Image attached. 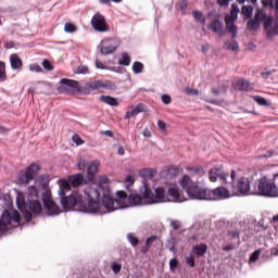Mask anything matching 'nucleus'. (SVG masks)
<instances>
[{
	"label": "nucleus",
	"instance_id": "2eb2a0df",
	"mask_svg": "<svg viewBox=\"0 0 278 278\" xmlns=\"http://www.w3.org/2000/svg\"><path fill=\"white\" fill-rule=\"evenodd\" d=\"M242 225L244 222L240 217H236L235 222L230 224L231 228H228V236L231 240H238L240 238V231H242Z\"/></svg>",
	"mask_w": 278,
	"mask_h": 278
},
{
	"label": "nucleus",
	"instance_id": "0eeeda50",
	"mask_svg": "<svg viewBox=\"0 0 278 278\" xmlns=\"http://www.w3.org/2000/svg\"><path fill=\"white\" fill-rule=\"evenodd\" d=\"M254 197H265V199H275L278 197V187L275 182H268V177L263 176L258 179L257 190L252 193Z\"/></svg>",
	"mask_w": 278,
	"mask_h": 278
},
{
	"label": "nucleus",
	"instance_id": "f3484780",
	"mask_svg": "<svg viewBox=\"0 0 278 278\" xmlns=\"http://www.w3.org/2000/svg\"><path fill=\"white\" fill-rule=\"evenodd\" d=\"M211 16H215V18L208 25V29H211V31H214V34H218V31L223 30V23L220 22V15L216 14V12L213 10L207 13V17L211 18Z\"/></svg>",
	"mask_w": 278,
	"mask_h": 278
},
{
	"label": "nucleus",
	"instance_id": "f03ea898",
	"mask_svg": "<svg viewBox=\"0 0 278 278\" xmlns=\"http://www.w3.org/2000/svg\"><path fill=\"white\" fill-rule=\"evenodd\" d=\"M179 186L185 190L189 199L195 201H223V199H229V190L227 188L217 187L210 190L201 187L199 181L192 180L188 175L181 177Z\"/></svg>",
	"mask_w": 278,
	"mask_h": 278
},
{
	"label": "nucleus",
	"instance_id": "de8ad7c7",
	"mask_svg": "<svg viewBox=\"0 0 278 278\" xmlns=\"http://www.w3.org/2000/svg\"><path fill=\"white\" fill-rule=\"evenodd\" d=\"M185 262L188 266H190V268H194L195 261H194V256H192V254H190L189 256H186Z\"/></svg>",
	"mask_w": 278,
	"mask_h": 278
},
{
	"label": "nucleus",
	"instance_id": "4468645a",
	"mask_svg": "<svg viewBox=\"0 0 278 278\" xmlns=\"http://www.w3.org/2000/svg\"><path fill=\"white\" fill-rule=\"evenodd\" d=\"M91 26L94 31H99L100 34H105L110 31V24L105 22V16L101 13H97L91 18Z\"/></svg>",
	"mask_w": 278,
	"mask_h": 278
},
{
	"label": "nucleus",
	"instance_id": "a878e982",
	"mask_svg": "<svg viewBox=\"0 0 278 278\" xmlns=\"http://www.w3.org/2000/svg\"><path fill=\"white\" fill-rule=\"evenodd\" d=\"M263 8H271L274 10L275 18L278 16V0H262Z\"/></svg>",
	"mask_w": 278,
	"mask_h": 278
},
{
	"label": "nucleus",
	"instance_id": "e2e57ef3",
	"mask_svg": "<svg viewBox=\"0 0 278 278\" xmlns=\"http://www.w3.org/2000/svg\"><path fill=\"white\" fill-rule=\"evenodd\" d=\"M72 140L73 142H75V144H84V139H81V137H79L78 135H74Z\"/></svg>",
	"mask_w": 278,
	"mask_h": 278
},
{
	"label": "nucleus",
	"instance_id": "f257e3e1",
	"mask_svg": "<svg viewBox=\"0 0 278 278\" xmlns=\"http://www.w3.org/2000/svg\"><path fill=\"white\" fill-rule=\"evenodd\" d=\"M35 184L40 186L43 191L40 192V189L36 188V186H30L28 187L29 199L27 201H25V198L16 200L17 210L23 214L26 223H31L33 214H40L42 212V204L39 201L40 194L43 207L49 216H58L60 214V206L53 201L51 191L48 189L49 176L40 175L35 179Z\"/></svg>",
	"mask_w": 278,
	"mask_h": 278
},
{
	"label": "nucleus",
	"instance_id": "052dcab7",
	"mask_svg": "<svg viewBox=\"0 0 278 278\" xmlns=\"http://www.w3.org/2000/svg\"><path fill=\"white\" fill-rule=\"evenodd\" d=\"M29 71H31L33 73H42V67H40V65L38 64H31L29 66Z\"/></svg>",
	"mask_w": 278,
	"mask_h": 278
},
{
	"label": "nucleus",
	"instance_id": "79ce46f5",
	"mask_svg": "<svg viewBox=\"0 0 278 278\" xmlns=\"http://www.w3.org/2000/svg\"><path fill=\"white\" fill-rule=\"evenodd\" d=\"M253 192L255 191L251 190V181L248 180L244 185V197H255Z\"/></svg>",
	"mask_w": 278,
	"mask_h": 278
},
{
	"label": "nucleus",
	"instance_id": "c9c22d12",
	"mask_svg": "<svg viewBox=\"0 0 278 278\" xmlns=\"http://www.w3.org/2000/svg\"><path fill=\"white\" fill-rule=\"evenodd\" d=\"M268 15H266V12L264 11V9H257L255 14H254V18L258 22L262 23V21L265 20V17H267Z\"/></svg>",
	"mask_w": 278,
	"mask_h": 278
},
{
	"label": "nucleus",
	"instance_id": "9d476101",
	"mask_svg": "<svg viewBox=\"0 0 278 278\" xmlns=\"http://www.w3.org/2000/svg\"><path fill=\"white\" fill-rule=\"evenodd\" d=\"M13 223H21V213L16 210H13L11 213L10 211L2 212L0 217V232L5 233L12 227Z\"/></svg>",
	"mask_w": 278,
	"mask_h": 278
},
{
	"label": "nucleus",
	"instance_id": "69168bd1",
	"mask_svg": "<svg viewBox=\"0 0 278 278\" xmlns=\"http://www.w3.org/2000/svg\"><path fill=\"white\" fill-rule=\"evenodd\" d=\"M178 264L179 263L177 262V258H172L169 261V268H170V270H175V268H177Z\"/></svg>",
	"mask_w": 278,
	"mask_h": 278
},
{
	"label": "nucleus",
	"instance_id": "412c9836",
	"mask_svg": "<svg viewBox=\"0 0 278 278\" xmlns=\"http://www.w3.org/2000/svg\"><path fill=\"white\" fill-rule=\"evenodd\" d=\"M192 253L195 255V257H203L205 253H207V244L205 243H199L192 247Z\"/></svg>",
	"mask_w": 278,
	"mask_h": 278
},
{
	"label": "nucleus",
	"instance_id": "6e6d98bb",
	"mask_svg": "<svg viewBox=\"0 0 278 278\" xmlns=\"http://www.w3.org/2000/svg\"><path fill=\"white\" fill-rule=\"evenodd\" d=\"M178 5L181 12H186L188 10V0H179Z\"/></svg>",
	"mask_w": 278,
	"mask_h": 278
},
{
	"label": "nucleus",
	"instance_id": "338daca9",
	"mask_svg": "<svg viewBox=\"0 0 278 278\" xmlns=\"http://www.w3.org/2000/svg\"><path fill=\"white\" fill-rule=\"evenodd\" d=\"M157 127L161 131H166V123H164V121L159 119L157 121Z\"/></svg>",
	"mask_w": 278,
	"mask_h": 278
},
{
	"label": "nucleus",
	"instance_id": "f8f14e48",
	"mask_svg": "<svg viewBox=\"0 0 278 278\" xmlns=\"http://www.w3.org/2000/svg\"><path fill=\"white\" fill-rule=\"evenodd\" d=\"M238 172L232 170L230 175V191L235 197H244V177H238Z\"/></svg>",
	"mask_w": 278,
	"mask_h": 278
},
{
	"label": "nucleus",
	"instance_id": "c03bdc74",
	"mask_svg": "<svg viewBox=\"0 0 278 278\" xmlns=\"http://www.w3.org/2000/svg\"><path fill=\"white\" fill-rule=\"evenodd\" d=\"M64 31H66V34H75V31H77V27L75 24L66 23L64 26Z\"/></svg>",
	"mask_w": 278,
	"mask_h": 278
},
{
	"label": "nucleus",
	"instance_id": "a19ab883",
	"mask_svg": "<svg viewBox=\"0 0 278 278\" xmlns=\"http://www.w3.org/2000/svg\"><path fill=\"white\" fill-rule=\"evenodd\" d=\"M262 254V250H255L251 255L249 262L253 264L254 262H257L260 260V255Z\"/></svg>",
	"mask_w": 278,
	"mask_h": 278
},
{
	"label": "nucleus",
	"instance_id": "6e6552de",
	"mask_svg": "<svg viewBox=\"0 0 278 278\" xmlns=\"http://www.w3.org/2000/svg\"><path fill=\"white\" fill-rule=\"evenodd\" d=\"M244 15V5L240 8L238 7V3H232L230 9V14H227L225 16V23H226V31L231 36V38H236L238 36V26H236V21H238V14Z\"/></svg>",
	"mask_w": 278,
	"mask_h": 278
},
{
	"label": "nucleus",
	"instance_id": "4d7b16f0",
	"mask_svg": "<svg viewBox=\"0 0 278 278\" xmlns=\"http://www.w3.org/2000/svg\"><path fill=\"white\" fill-rule=\"evenodd\" d=\"M253 14V5H244V16L249 18Z\"/></svg>",
	"mask_w": 278,
	"mask_h": 278
},
{
	"label": "nucleus",
	"instance_id": "5701e85b",
	"mask_svg": "<svg viewBox=\"0 0 278 278\" xmlns=\"http://www.w3.org/2000/svg\"><path fill=\"white\" fill-rule=\"evenodd\" d=\"M70 184H72V188H79V186L84 185V174H76L68 176Z\"/></svg>",
	"mask_w": 278,
	"mask_h": 278
},
{
	"label": "nucleus",
	"instance_id": "b1692460",
	"mask_svg": "<svg viewBox=\"0 0 278 278\" xmlns=\"http://www.w3.org/2000/svg\"><path fill=\"white\" fill-rule=\"evenodd\" d=\"M10 64H11V68L13 71H18V70L23 68V60H21L18 54H11Z\"/></svg>",
	"mask_w": 278,
	"mask_h": 278
},
{
	"label": "nucleus",
	"instance_id": "ddd939ff",
	"mask_svg": "<svg viewBox=\"0 0 278 278\" xmlns=\"http://www.w3.org/2000/svg\"><path fill=\"white\" fill-rule=\"evenodd\" d=\"M40 170V167L37 164H30L26 167L25 172H20L17 175V179L20 184H29L30 181H34V178L36 177V173Z\"/></svg>",
	"mask_w": 278,
	"mask_h": 278
},
{
	"label": "nucleus",
	"instance_id": "473e14b6",
	"mask_svg": "<svg viewBox=\"0 0 278 278\" xmlns=\"http://www.w3.org/2000/svg\"><path fill=\"white\" fill-rule=\"evenodd\" d=\"M143 71L144 64H142V62L136 61L132 63V73H135V75H140V73H142Z\"/></svg>",
	"mask_w": 278,
	"mask_h": 278
},
{
	"label": "nucleus",
	"instance_id": "9b49d317",
	"mask_svg": "<svg viewBox=\"0 0 278 278\" xmlns=\"http://www.w3.org/2000/svg\"><path fill=\"white\" fill-rule=\"evenodd\" d=\"M118 47H121V40L116 38H106L99 43L98 49L102 55H112V53H116Z\"/></svg>",
	"mask_w": 278,
	"mask_h": 278
},
{
	"label": "nucleus",
	"instance_id": "6ab92c4d",
	"mask_svg": "<svg viewBox=\"0 0 278 278\" xmlns=\"http://www.w3.org/2000/svg\"><path fill=\"white\" fill-rule=\"evenodd\" d=\"M71 188H73V185L71 184L70 178L61 179L59 187V197H64V194H68V192H71Z\"/></svg>",
	"mask_w": 278,
	"mask_h": 278
},
{
	"label": "nucleus",
	"instance_id": "13d9d810",
	"mask_svg": "<svg viewBox=\"0 0 278 278\" xmlns=\"http://www.w3.org/2000/svg\"><path fill=\"white\" fill-rule=\"evenodd\" d=\"M42 66L46 71H53V64H51V61L49 60H43Z\"/></svg>",
	"mask_w": 278,
	"mask_h": 278
},
{
	"label": "nucleus",
	"instance_id": "c756f323",
	"mask_svg": "<svg viewBox=\"0 0 278 278\" xmlns=\"http://www.w3.org/2000/svg\"><path fill=\"white\" fill-rule=\"evenodd\" d=\"M156 173L157 172L155 169H151V168H143L139 170L140 177H148L149 179H153Z\"/></svg>",
	"mask_w": 278,
	"mask_h": 278
},
{
	"label": "nucleus",
	"instance_id": "a211bd4d",
	"mask_svg": "<svg viewBox=\"0 0 278 278\" xmlns=\"http://www.w3.org/2000/svg\"><path fill=\"white\" fill-rule=\"evenodd\" d=\"M141 112H144V104L139 103L136 106H130L128 111L125 114V119L129 121V118H134V116H138V114H141Z\"/></svg>",
	"mask_w": 278,
	"mask_h": 278
},
{
	"label": "nucleus",
	"instance_id": "8fccbe9b",
	"mask_svg": "<svg viewBox=\"0 0 278 278\" xmlns=\"http://www.w3.org/2000/svg\"><path fill=\"white\" fill-rule=\"evenodd\" d=\"M275 155V150H268L265 154L258 155V160H268V157H273Z\"/></svg>",
	"mask_w": 278,
	"mask_h": 278
},
{
	"label": "nucleus",
	"instance_id": "ea45409f",
	"mask_svg": "<svg viewBox=\"0 0 278 278\" xmlns=\"http://www.w3.org/2000/svg\"><path fill=\"white\" fill-rule=\"evenodd\" d=\"M260 23L258 20L254 18V20H250L248 22V29H254V30H257L260 29Z\"/></svg>",
	"mask_w": 278,
	"mask_h": 278
},
{
	"label": "nucleus",
	"instance_id": "5fc2aeb1",
	"mask_svg": "<svg viewBox=\"0 0 278 278\" xmlns=\"http://www.w3.org/2000/svg\"><path fill=\"white\" fill-rule=\"evenodd\" d=\"M76 73L78 75H86L88 73V66H86V65L78 66L76 70Z\"/></svg>",
	"mask_w": 278,
	"mask_h": 278
},
{
	"label": "nucleus",
	"instance_id": "20e7f679",
	"mask_svg": "<svg viewBox=\"0 0 278 278\" xmlns=\"http://www.w3.org/2000/svg\"><path fill=\"white\" fill-rule=\"evenodd\" d=\"M101 88H104V90H114L116 85L111 80H93L86 83L81 88L77 80L63 78L60 80L58 90L61 94H79V92H83V94H90L93 90H101Z\"/></svg>",
	"mask_w": 278,
	"mask_h": 278
},
{
	"label": "nucleus",
	"instance_id": "7ed1b4c3",
	"mask_svg": "<svg viewBox=\"0 0 278 278\" xmlns=\"http://www.w3.org/2000/svg\"><path fill=\"white\" fill-rule=\"evenodd\" d=\"M116 197H112V193L106 189L102 195V206L110 214L116 212V210H126V207H138L140 205H149V200L144 198V188L141 194L130 193L127 195L125 191H117Z\"/></svg>",
	"mask_w": 278,
	"mask_h": 278
},
{
	"label": "nucleus",
	"instance_id": "774afa93",
	"mask_svg": "<svg viewBox=\"0 0 278 278\" xmlns=\"http://www.w3.org/2000/svg\"><path fill=\"white\" fill-rule=\"evenodd\" d=\"M185 91L187 92V94H192V96L199 94V89L186 88Z\"/></svg>",
	"mask_w": 278,
	"mask_h": 278
},
{
	"label": "nucleus",
	"instance_id": "37998d69",
	"mask_svg": "<svg viewBox=\"0 0 278 278\" xmlns=\"http://www.w3.org/2000/svg\"><path fill=\"white\" fill-rule=\"evenodd\" d=\"M123 268V265H121L117 262H113L111 263V270L114 273V275H118V273H121Z\"/></svg>",
	"mask_w": 278,
	"mask_h": 278
},
{
	"label": "nucleus",
	"instance_id": "e433bc0d",
	"mask_svg": "<svg viewBox=\"0 0 278 278\" xmlns=\"http://www.w3.org/2000/svg\"><path fill=\"white\" fill-rule=\"evenodd\" d=\"M232 88H235V90H244V78H239L238 80L232 83Z\"/></svg>",
	"mask_w": 278,
	"mask_h": 278
},
{
	"label": "nucleus",
	"instance_id": "2f4dec72",
	"mask_svg": "<svg viewBox=\"0 0 278 278\" xmlns=\"http://www.w3.org/2000/svg\"><path fill=\"white\" fill-rule=\"evenodd\" d=\"M192 16L197 23H200L201 25H205V15L201 11H192Z\"/></svg>",
	"mask_w": 278,
	"mask_h": 278
},
{
	"label": "nucleus",
	"instance_id": "09e8293b",
	"mask_svg": "<svg viewBox=\"0 0 278 278\" xmlns=\"http://www.w3.org/2000/svg\"><path fill=\"white\" fill-rule=\"evenodd\" d=\"M189 170L194 173V175H200V177H203V175H205V170H203V167H190Z\"/></svg>",
	"mask_w": 278,
	"mask_h": 278
},
{
	"label": "nucleus",
	"instance_id": "f704fd0d",
	"mask_svg": "<svg viewBox=\"0 0 278 278\" xmlns=\"http://www.w3.org/2000/svg\"><path fill=\"white\" fill-rule=\"evenodd\" d=\"M225 48L227 49V51H238L239 49L238 41L236 40L225 41Z\"/></svg>",
	"mask_w": 278,
	"mask_h": 278
},
{
	"label": "nucleus",
	"instance_id": "0e129e2a",
	"mask_svg": "<svg viewBox=\"0 0 278 278\" xmlns=\"http://www.w3.org/2000/svg\"><path fill=\"white\" fill-rule=\"evenodd\" d=\"M161 99H162V102H163L165 105H170L172 99H170V97H169L168 94H163V96L161 97Z\"/></svg>",
	"mask_w": 278,
	"mask_h": 278
},
{
	"label": "nucleus",
	"instance_id": "4be33fe9",
	"mask_svg": "<svg viewBox=\"0 0 278 278\" xmlns=\"http://www.w3.org/2000/svg\"><path fill=\"white\" fill-rule=\"evenodd\" d=\"M167 194L174 199L176 203H184V198H181V193L177 187H169L167 190Z\"/></svg>",
	"mask_w": 278,
	"mask_h": 278
},
{
	"label": "nucleus",
	"instance_id": "49530a36",
	"mask_svg": "<svg viewBox=\"0 0 278 278\" xmlns=\"http://www.w3.org/2000/svg\"><path fill=\"white\" fill-rule=\"evenodd\" d=\"M134 184H136V179L134 178V176L128 175L125 179V186L128 190V188H131V186H134Z\"/></svg>",
	"mask_w": 278,
	"mask_h": 278
},
{
	"label": "nucleus",
	"instance_id": "c85d7f7f",
	"mask_svg": "<svg viewBox=\"0 0 278 278\" xmlns=\"http://www.w3.org/2000/svg\"><path fill=\"white\" fill-rule=\"evenodd\" d=\"M275 36H278V20L275 21L273 27L266 33L267 40L275 38Z\"/></svg>",
	"mask_w": 278,
	"mask_h": 278
},
{
	"label": "nucleus",
	"instance_id": "3c124183",
	"mask_svg": "<svg viewBox=\"0 0 278 278\" xmlns=\"http://www.w3.org/2000/svg\"><path fill=\"white\" fill-rule=\"evenodd\" d=\"M169 227H173L175 231H178V229L181 227V222L177 219H173L169 223Z\"/></svg>",
	"mask_w": 278,
	"mask_h": 278
},
{
	"label": "nucleus",
	"instance_id": "7c9ffc66",
	"mask_svg": "<svg viewBox=\"0 0 278 278\" xmlns=\"http://www.w3.org/2000/svg\"><path fill=\"white\" fill-rule=\"evenodd\" d=\"M118 64L121 66H129L131 64V56H129V53L123 52L122 58L118 60Z\"/></svg>",
	"mask_w": 278,
	"mask_h": 278
},
{
	"label": "nucleus",
	"instance_id": "423d86ee",
	"mask_svg": "<svg viewBox=\"0 0 278 278\" xmlns=\"http://www.w3.org/2000/svg\"><path fill=\"white\" fill-rule=\"evenodd\" d=\"M61 197V205L63 210H73V207H83L84 210L88 208V200L86 199V191L81 195L77 191H73L70 194L65 193Z\"/></svg>",
	"mask_w": 278,
	"mask_h": 278
},
{
	"label": "nucleus",
	"instance_id": "1a4fd4ad",
	"mask_svg": "<svg viewBox=\"0 0 278 278\" xmlns=\"http://www.w3.org/2000/svg\"><path fill=\"white\" fill-rule=\"evenodd\" d=\"M144 188V199L148 200V205H155L157 203H164V199H166V190L164 188L159 187L153 191L151 190V187H149V184L143 182Z\"/></svg>",
	"mask_w": 278,
	"mask_h": 278
},
{
	"label": "nucleus",
	"instance_id": "603ef678",
	"mask_svg": "<svg viewBox=\"0 0 278 278\" xmlns=\"http://www.w3.org/2000/svg\"><path fill=\"white\" fill-rule=\"evenodd\" d=\"M157 240H160L157 236H151L146 240V244L151 249V247H153V242H157Z\"/></svg>",
	"mask_w": 278,
	"mask_h": 278
},
{
	"label": "nucleus",
	"instance_id": "58836bf2",
	"mask_svg": "<svg viewBox=\"0 0 278 278\" xmlns=\"http://www.w3.org/2000/svg\"><path fill=\"white\" fill-rule=\"evenodd\" d=\"M252 99L258 104V105H263V106H268V100H266V98L262 97V96H254L252 97Z\"/></svg>",
	"mask_w": 278,
	"mask_h": 278
},
{
	"label": "nucleus",
	"instance_id": "680f3d73",
	"mask_svg": "<svg viewBox=\"0 0 278 278\" xmlns=\"http://www.w3.org/2000/svg\"><path fill=\"white\" fill-rule=\"evenodd\" d=\"M233 0H217V3L220 8H229V2Z\"/></svg>",
	"mask_w": 278,
	"mask_h": 278
},
{
	"label": "nucleus",
	"instance_id": "39448f33",
	"mask_svg": "<svg viewBox=\"0 0 278 278\" xmlns=\"http://www.w3.org/2000/svg\"><path fill=\"white\" fill-rule=\"evenodd\" d=\"M108 184H110V178L100 176L97 189L89 188L85 190V199L88 201V210L91 214H99L100 216L105 214L101 211V207H103V192L108 190L112 193Z\"/></svg>",
	"mask_w": 278,
	"mask_h": 278
},
{
	"label": "nucleus",
	"instance_id": "72a5a7b5",
	"mask_svg": "<svg viewBox=\"0 0 278 278\" xmlns=\"http://www.w3.org/2000/svg\"><path fill=\"white\" fill-rule=\"evenodd\" d=\"M126 238L131 247H138V244H140V239H138V237L132 232L127 233Z\"/></svg>",
	"mask_w": 278,
	"mask_h": 278
},
{
	"label": "nucleus",
	"instance_id": "aec40b11",
	"mask_svg": "<svg viewBox=\"0 0 278 278\" xmlns=\"http://www.w3.org/2000/svg\"><path fill=\"white\" fill-rule=\"evenodd\" d=\"M98 170H99V162L98 161H92V162L88 163L87 174H88L89 181L94 180V176L97 175Z\"/></svg>",
	"mask_w": 278,
	"mask_h": 278
},
{
	"label": "nucleus",
	"instance_id": "cd10ccee",
	"mask_svg": "<svg viewBox=\"0 0 278 278\" xmlns=\"http://www.w3.org/2000/svg\"><path fill=\"white\" fill-rule=\"evenodd\" d=\"M273 23H275V17L270 16H266L265 20H263V27L266 31V34H268V31H270V29H273Z\"/></svg>",
	"mask_w": 278,
	"mask_h": 278
},
{
	"label": "nucleus",
	"instance_id": "dca6fc26",
	"mask_svg": "<svg viewBox=\"0 0 278 278\" xmlns=\"http://www.w3.org/2000/svg\"><path fill=\"white\" fill-rule=\"evenodd\" d=\"M229 177V173L222 172L219 168H212L208 172V179L210 181H216L217 179H220L222 184L227 186V178Z\"/></svg>",
	"mask_w": 278,
	"mask_h": 278
},
{
	"label": "nucleus",
	"instance_id": "bf43d9fd",
	"mask_svg": "<svg viewBox=\"0 0 278 278\" xmlns=\"http://www.w3.org/2000/svg\"><path fill=\"white\" fill-rule=\"evenodd\" d=\"M94 64H96V68H100L101 71H108V65L104 64L103 62L96 60Z\"/></svg>",
	"mask_w": 278,
	"mask_h": 278
},
{
	"label": "nucleus",
	"instance_id": "bb28decb",
	"mask_svg": "<svg viewBox=\"0 0 278 278\" xmlns=\"http://www.w3.org/2000/svg\"><path fill=\"white\" fill-rule=\"evenodd\" d=\"M12 206V199L10 197L4 195L3 198H0V211L8 212V208Z\"/></svg>",
	"mask_w": 278,
	"mask_h": 278
},
{
	"label": "nucleus",
	"instance_id": "864d4df0",
	"mask_svg": "<svg viewBox=\"0 0 278 278\" xmlns=\"http://www.w3.org/2000/svg\"><path fill=\"white\" fill-rule=\"evenodd\" d=\"M273 73H275V70H265L263 72H261V77L263 79H268L270 77V75H273Z\"/></svg>",
	"mask_w": 278,
	"mask_h": 278
},
{
	"label": "nucleus",
	"instance_id": "a18cd8bd",
	"mask_svg": "<svg viewBox=\"0 0 278 278\" xmlns=\"http://www.w3.org/2000/svg\"><path fill=\"white\" fill-rule=\"evenodd\" d=\"M179 167H172L167 169V175L168 177L173 178V177H177V175H179Z\"/></svg>",
	"mask_w": 278,
	"mask_h": 278
},
{
	"label": "nucleus",
	"instance_id": "4c0bfd02",
	"mask_svg": "<svg viewBox=\"0 0 278 278\" xmlns=\"http://www.w3.org/2000/svg\"><path fill=\"white\" fill-rule=\"evenodd\" d=\"M8 74L5 73V62L0 61V81H5Z\"/></svg>",
	"mask_w": 278,
	"mask_h": 278
},
{
	"label": "nucleus",
	"instance_id": "393cba45",
	"mask_svg": "<svg viewBox=\"0 0 278 278\" xmlns=\"http://www.w3.org/2000/svg\"><path fill=\"white\" fill-rule=\"evenodd\" d=\"M101 103H105V105H111V108H118V100L112 96H101L99 98Z\"/></svg>",
	"mask_w": 278,
	"mask_h": 278
}]
</instances>
